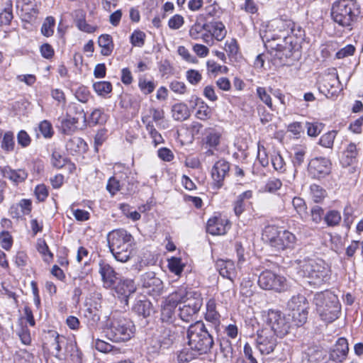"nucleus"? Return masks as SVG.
Listing matches in <instances>:
<instances>
[{"label":"nucleus","mask_w":363,"mask_h":363,"mask_svg":"<svg viewBox=\"0 0 363 363\" xmlns=\"http://www.w3.org/2000/svg\"><path fill=\"white\" fill-rule=\"evenodd\" d=\"M186 78L191 85H197L202 79V75L199 71L196 69H189L186 72Z\"/></svg>","instance_id":"nucleus-51"},{"label":"nucleus","mask_w":363,"mask_h":363,"mask_svg":"<svg viewBox=\"0 0 363 363\" xmlns=\"http://www.w3.org/2000/svg\"><path fill=\"white\" fill-rule=\"evenodd\" d=\"M67 150L72 154L85 152L88 146L86 143L79 137H74L69 139L66 144Z\"/></svg>","instance_id":"nucleus-26"},{"label":"nucleus","mask_w":363,"mask_h":363,"mask_svg":"<svg viewBox=\"0 0 363 363\" xmlns=\"http://www.w3.org/2000/svg\"><path fill=\"white\" fill-rule=\"evenodd\" d=\"M112 37L110 35L103 34L99 36L98 43L101 48V53L103 55H108L111 53Z\"/></svg>","instance_id":"nucleus-30"},{"label":"nucleus","mask_w":363,"mask_h":363,"mask_svg":"<svg viewBox=\"0 0 363 363\" xmlns=\"http://www.w3.org/2000/svg\"><path fill=\"white\" fill-rule=\"evenodd\" d=\"M257 96L269 109L274 110L272 97L265 87L258 86L256 89Z\"/></svg>","instance_id":"nucleus-32"},{"label":"nucleus","mask_w":363,"mask_h":363,"mask_svg":"<svg viewBox=\"0 0 363 363\" xmlns=\"http://www.w3.org/2000/svg\"><path fill=\"white\" fill-rule=\"evenodd\" d=\"M310 189L312 199L315 203L322 201L326 196L325 191L317 184H312Z\"/></svg>","instance_id":"nucleus-39"},{"label":"nucleus","mask_w":363,"mask_h":363,"mask_svg":"<svg viewBox=\"0 0 363 363\" xmlns=\"http://www.w3.org/2000/svg\"><path fill=\"white\" fill-rule=\"evenodd\" d=\"M196 116L201 120H206L211 116L210 108L206 104L202 103V104L199 106L196 113Z\"/></svg>","instance_id":"nucleus-63"},{"label":"nucleus","mask_w":363,"mask_h":363,"mask_svg":"<svg viewBox=\"0 0 363 363\" xmlns=\"http://www.w3.org/2000/svg\"><path fill=\"white\" fill-rule=\"evenodd\" d=\"M224 49L230 57H235L239 51L237 40L234 38L227 40L225 43Z\"/></svg>","instance_id":"nucleus-48"},{"label":"nucleus","mask_w":363,"mask_h":363,"mask_svg":"<svg viewBox=\"0 0 363 363\" xmlns=\"http://www.w3.org/2000/svg\"><path fill=\"white\" fill-rule=\"evenodd\" d=\"M358 154V150L357 149V145L354 143H350L345 152H343L344 155V162L345 164L350 165L353 160L356 158Z\"/></svg>","instance_id":"nucleus-35"},{"label":"nucleus","mask_w":363,"mask_h":363,"mask_svg":"<svg viewBox=\"0 0 363 363\" xmlns=\"http://www.w3.org/2000/svg\"><path fill=\"white\" fill-rule=\"evenodd\" d=\"M145 34L142 31H135L131 35L130 40L134 46L141 47L144 44Z\"/></svg>","instance_id":"nucleus-64"},{"label":"nucleus","mask_w":363,"mask_h":363,"mask_svg":"<svg viewBox=\"0 0 363 363\" xmlns=\"http://www.w3.org/2000/svg\"><path fill=\"white\" fill-rule=\"evenodd\" d=\"M35 195L40 202L44 201L48 196V190L45 184H38L35 189Z\"/></svg>","instance_id":"nucleus-59"},{"label":"nucleus","mask_w":363,"mask_h":363,"mask_svg":"<svg viewBox=\"0 0 363 363\" xmlns=\"http://www.w3.org/2000/svg\"><path fill=\"white\" fill-rule=\"evenodd\" d=\"M135 330L133 322L127 318H120L115 325V342H125L129 340L133 335Z\"/></svg>","instance_id":"nucleus-20"},{"label":"nucleus","mask_w":363,"mask_h":363,"mask_svg":"<svg viewBox=\"0 0 363 363\" xmlns=\"http://www.w3.org/2000/svg\"><path fill=\"white\" fill-rule=\"evenodd\" d=\"M271 162L275 170L280 172H284L285 171L286 164L284 160L279 152H274L271 157Z\"/></svg>","instance_id":"nucleus-42"},{"label":"nucleus","mask_w":363,"mask_h":363,"mask_svg":"<svg viewBox=\"0 0 363 363\" xmlns=\"http://www.w3.org/2000/svg\"><path fill=\"white\" fill-rule=\"evenodd\" d=\"M331 165L330 160L325 157H315L309 162L308 171L313 178L320 179L330 173Z\"/></svg>","instance_id":"nucleus-16"},{"label":"nucleus","mask_w":363,"mask_h":363,"mask_svg":"<svg viewBox=\"0 0 363 363\" xmlns=\"http://www.w3.org/2000/svg\"><path fill=\"white\" fill-rule=\"evenodd\" d=\"M335 137V131H329L320 137L319 144L324 147L332 148Z\"/></svg>","instance_id":"nucleus-44"},{"label":"nucleus","mask_w":363,"mask_h":363,"mask_svg":"<svg viewBox=\"0 0 363 363\" xmlns=\"http://www.w3.org/2000/svg\"><path fill=\"white\" fill-rule=\"evenodd\" d=\"M359 13V6L355 0H338L333 3L331 16L342 26H350Z\"/></svg>","instance_id":"nucleus-6"},{"label":"nucleus","mask_w":363,"mask_h":363,"mask_svg":"<svg viewBox=\"0 0 363 363\" xmlns=\"http://www.w3.org/2000/svg\"><path fill=\"white\" fill-rule=\"evenodd\" d=\"M307 133L309 136L315 137L320 133L323 125L319 123H306Z\"/></svg>","instance_id":"nucleus-55"},{"label":"nucleus","mask_w":363,"mask_h":363,"mask_svg":"<svg viewBox=\"0 0 363 363\" xmlns=\"http://www.w3.org/2000/svg\"><path fill=\"white\" fill-rule=\"evenodd\" d=\"M144 286L145 287H151L152 286H155L157 290H160L162 289V281L155 277L152 273L147 274L144 277Z\"/></svg>","instance_id":"nucleus-52"},{"label":"nucleus","mask_w":363,"mask_h":363,"mask_svg":"<svg viewBox=\"0 0 363 363\" xmlns=\"http://www.w3.org/2000/svg\"><path fill=\"white\" fill-rule=\"evenodd\" d=\"M164 111L162 110L156 109L154 108H150L148 109L145 114L142 116V122L143 123V118H147L149 121L150 120V118H152V120L155 123H158L160 121L162 120L164 118Z\"/></svg>","instance_id":"nucleus-40"},{"label":"nucleus","mask_w":363,"mask_h":363,"mask_svg":"<svg viewBox=\"0 0 363 363\" xmlns=\"http://www.w3.org/2000/svg\"><path fill=\"white\" fill-rule=\"evenodd\" d=\"M172 117L176 121H182L187 119L189 116V110L184 103L174 104L172 108Z\"/></svg>","instance_id":"nucleus-28"},{"label":"nucleus","mask_w":363,"mask_h":363,"mask_svg":"<svg viewBox=\"0 0 363 363\" xmlns=\"http://www.w3.org/2000/svg\"><path fill=\"white\" fill-rule=\"evenodd\" d=\"M221 133L218 131L212 130L206 135V143L210 147H216L220 144Z\"/></svg>","instance_id":"nucleus-49"},{"label":"nucleus","mask_w":363,"mask_h":363,"mask_svg":"<svg viewBox=\"0 0 363 363\" xmlns=\"http://www.w3.org/2000/svg\"><path fill=\"white\" fill-rule=\"evenodd\" d=\"M55 19L52 16L47 17L41 28V33L43 35L49 37L53 34Z\"/></svg>","instance_id":"nucleus-47"},{"label":"nucleus","mask_w":363,"mask_h":363,"mask_svg":"<svg viewBox=\"0 0 363 363\" xmlns=\"http://www.w3.org/2000/svg\"><path fill=\"white\" fill-rule=\"evenodd\" d=\"M107 115L101 109H95L90 116V123L94 125L103 124L107 121Z\"/></svg>","instance_id":"nucleus-45"},{"label":"nucleus","mask_w":363,"mask_h":363,"mask_svg":"<svg viewBox=\"0 0 363 363\" xmlns=\"http://www.w3.org/2000/svg\"><path fill=\"white\" fill-rule=\"evenodd\" d=\"M262 239L277 252L293 248L296 240L293 233L275 225L265 227Z\"/></svg>","instance_id":"nucleus-5"},{"label":"nucleus","mask_w":363,"mask_h":363,"mask_svg":"<svg viewBox=\"0 0 363 363\" xmlns=\"http://www.w3.org/2000/svg\"><path fill=\"white\" fill-rule=\"evenodd\" d=\"M135 291L134 282L130 279L121 280L115 287L118 296L115 298V305L118 306L117 311L123 312L128 309V297Z\"/></svg>","instance_id":"nucleus-12"},{"label":"nucleus","mask_w":363,"mask_h":363,"mask_svg":"<svg viewBox=\"0 0 363 363\" xmlns=\"http://www.w3.org/2000/svg\"><path fill=\"white\" fill-rule=\"evenodd\" d=\"M74 21L76 23V26L77 28L84 32H86L89 33H94L96 30V27L91 25L88 24L86 22L85 12L82 9L75 10L73 13Z\"/></svg>","instance_id":"nucleus-25"},{"label":"nucleus","mask_w":363,"mask_h":363,"mask_svg":"<svg viewBox=\"0 0 363 363\" xmlns=\"http://www.w3.org/2000/svg\"><path fill=\"white\" fill-rule=\"evenodd\" d=\"M216 269L219 274L229 281L225 283V291L223 292V295L230 297L234 294L233 279L236 276V269L234 262L230 259H219L216 262Z\"/></svg>","instance_id":"nucleus-13"},{"label":"nucleus","mask_w":363,"mask_h":363,"mask_svg":"<svg viewBox=\"0 0 363 363\" xmlns=\"http://www.w3.org/2000/svg\"><path fill=\"white\" fill-rule=\"evenodd\" d=\"M168 267L172 272L179 275L183 271L184 265L182 263L180 258L173 257L168 260Z\"/></svg>","instance_id":"nucleus-41"},{"label":"nucleus","mask_w":363,"mask_h":363,"mask_svg":"<svg viewBox=\"0 0 363 363\" xmlns=\"http://www.w3.org/2000/svg\"><path fill=\"white\" fill-rule=\"evenodd\" d=\"M252 349L249 343H245L244 345V354L246 359H238L237 363H257V359L253 357L252 354Z\"/></svg>","instance_id":"nucleus-53"},{"label":"nucleus","mask_w":363,"mask_h":363,"mask_svg":"<svg viewBox=\"0 0 363 363\" xmlns=\"http://www.w3.org/2000/svg\"><path fill=\"white\" fill-rule=\"evenodd\" d=\"M21 11V16H23L26 21H31L33 18H35L38 13V9L37 7V3L31 4L30 6H23L19 8Z\"/></svg>","instance_id":"nucleus-34"},{"label":"nucleus","mask_w":363,"mask_h":363,"mask_svg":"<svg viewBox=\"0 0 363 363\" xmlns=\"http://www.w3.org/2000/svg\"><path fill=\"white\" fill-rule=\"evenodd\" d=\"M51 162L53 167L61 169L69 162V160L60 152L54 151L52 154Z\"/></svg>","instance_id":"nucleus-43"},{"label":"nucleus","mask_w":363,"mask_h":363,"mask_svg":"<svg viewBox=\"0 0 363 363\" xmlns=\"http://www.w3.org/2000/svg\"><path fill=\"white\" fill-rule=\"evenodd\" d=\"M297 264V276L303 282L320 286L330 279V269L323 259H304L298 260Z\"/></svg>","instance_id":"nucleus-1"},{"label":"nucleus","mask_w":363,"mask_h":363,"mask_svg":"<svg viewBox=\"0 0 363 363\" xmlns=\"http://www.w3.org/2000/svg\"><path fill=\"white\" fill-rule=\"evenodd\" d=\"M0 173L16 185L26 181L28 176L25 169H13L9 166L0 167Z\"/></svg>","instance_id":"nucleus-23"},{"label":"nucleus","mask_w":363,"mask_h":363,"mask_svg":"<svg viewBox=\"0 0 363 363\" xmlns=\"http://www.w3.org/2000/svg\"><path fill=\"white\" fill-rule=\"evenodd\" d=\"M230 170V164L225 160H219L212 167L211 177L213 181V185L220 189L223 185L225 178L228 175Z\"/></svg>","instance_id":"nucleus-21"},{"label":"nucleus","mask_w":363,"mask_h":363,"mask_svg":"<svg viewBox=\"0 0 363 363\" xmlns=\"http://www.w3.org/2000/svg\"><path fill=\"white\" fill-rule=\"evenodd\" d=\"M73 108L75 109L78 116L72 117L69 114H67L66 118L61 121L60 128L63 134L71 135L74 133L77 129V124L80 118L86 121V114L80 106H74Z\"/></svg>","instance_id":"nucleus-19"},{"label":"nucleus","mask_w":363,"mask_h":363,"mask_svg":"<svg viewBox=\"0 0 363 363\" xmlns=\"http://www.w3.org/2000/svg\"><path fill=\"white\" fill-rule=\"evenodd\" d=\"M138 86L144 94H149L152 93L155 88V85L153 82L147 81L144 77L139 78Z\"/></svg>","instance_id":"nucleus-50"},{"label":"nucleus","mask_w":363,"mask_h":363,"mask_svg":"<svg viewBox=\"0 0 363 363\" xmlns=\"http://www.w3.org/2000/svg\"><path fill=\"white\" fill-rule=\"evenodd\" d=\"M265 47L269 50L271 55L279 60V63L283 65L288 64L294 49L291 37L285 35L279 38L272 35L271 38L267 39Z\"/></svg>","instance_id":"nucleus-7"},{"label":"nucleus","mask_w":363,"mask_h":363,"mask_svg":"<svg viewBox=\"0 0 363 363\" xmlns=\"http://www.w3.org/2000/svg\"><path fill=\"white\" fill-rule=\"evenodd\" d=\"M39 130L42 135L46 138H50L53 135V130L51 123L48 121H43L39 124Z\"/></svg>","instance_id":"nucleus-56"},{"label":"nucleus","mask_w":363,"mask_h":363,"mask_svg":"<svg viewBox=\"0 0 363 363\" xmlns=\"http://www.w3.org/2000/svg\"><path fill=\"white\" fill-rule=\"evenodd\" d=\"M230 228V224L228 219L216 216L208 219L206 230L213 235H225Z\"/></svg>","instance_id":"nucleus-22"},{"label":"nucleus","mask_w":363,"mask_h":363,"mask_svg":"<svg viewBox=\"0 0 363 363\" xmlns=\"http://www.w3.org/2000/svg\"><path fill=\"white\" fill-rule=\"evenodd\" d=\"M252 337L254 338L255 347L263 355L272 353L278 344L277 336L266 327L259 328Z\"/></svg>","instance_id":"nucleus-10"},{"label":"nucleus","mask_w":363,"mask_h":363,"mask_svg":"<svg viewBox=\"0 0 363 363\" xmlns=\"http://www.w3.org/2000/svg\"><path fill=\"white\" fill-rule=\"evenodd\" d=\"M169 89L177 94H184L186 91V86L183 82L174 80L169 84Z\"/></svg>","instance_id":"nucleus-57"},{"label":"nucleus","mask_w":363,"mask_h":363,"mask_svg":"<svg viewBox=\"0 0 363 363\" xmlns=\"http://www.w3.org/2000/svg\"><path fill=\"white\" fill-rule=\"evenodd\" d=\"M287 307L291 311V318L296 326L304 324L308 316V303L302 295L294 296L288 301Z\"/></svg>","instance_id":"nucleus-11"},{"label":"nucleus","mask_w":363,"mask_h":363,"mask_svg":"<svg viewBox=\"0 0 363 363\" xmlns=\"http://www.w3.org/2000/svg\"><path fill=\"white\" fill-rule=\"evenodd\" d=\"M220 314L216 311V303L214 299H210L206 303V312L205 314V319L217 325L220 323Z\"/></svg>","instance_id":"nucleus-27"},{"label":"nucleus","mask_w":363,"mask_h":363,"mask_svg":"<svg viewBox=\"0 0 363 363\" xmlns=\"http://www.w3.org/2000/svg\"><path fill=\"white\" fill-rule=\"evenodd\" d=\"M313 302L322 320L330 323L337 318L340 305L336 295L329 291L317 293Z\"/></svg>","instance_id":"nucleus-3"},{"label":"nucleus","mask_w":363,"mask_h":363,"mask_svg":"<svg viewBox=\"0 0 363 363\" xmlns=\"http://www.w3.org/2000/svg\"><path fill=\"white\" fill-rule=\"evenodd\" d=\"M264 321L269 330L277 337H284L292 327L291 315H286L280 311L269 309L264 313Z\"/></svg>","instance_id":"nucleus-8"},{"label":"nucleus","mask_w":363,"mask_h":363,"mask_svg":"<svg viewBox=\"0 0 363 363\" xmlns=\"http://www.w3.org/2000/svg\"><path fill=\"white\" fill-rule=\"evenodd\" d=\"M184 23V18L181 15L175 14L169 20L168 26L171 29L177 30L183 26Z\"/></svg>","instance_id":"nucleus-61"},{"label":"nucleus","mask_w":363,"mask_h":363,"mask_svg":"<svg viewBox=\"0 0 363 363\" xmlns=\"http://www.w3.org/2000/svg\"><path fill=\"white\" fill-rule=\"evenodd\" d=\"M93 88L99 95L105 96L112 91V84L108 82H98L93 84Z\"/></svg>","instance_id":"nucleus-36"},{"label":"nucleus","mask_w":363,"mask_h":363,"mask_svg":"<svg viewBox=\"0 0 363 363\" xmlns=\"http://www.w3.org/2000/svg\"><path fill=\"white\" fill-rule=\"evenodd\" d=\"M1 147L2 150L6 152H12L14 150V135L11 131H7L4 133Z\"/></svg>","instance_id":"nucleus-31"},{"label":"nucleus","mask_w":363,"mask_h":363,"mask_svg":"<svg viewBox=\"0 0 363 363\" xmlns=\"http://www.w3.org/2000/svg\"><path fill=\"white\" fill-rule=\"evenodd\" d=\"M213 33L212 35L218 40L221 41L224 39L227 34V30L222 22H214L212 24Z\"/></svg>","instance_id":"nucleus-37"},{"label":"nucleus","mask_w":363,"mask_h":363,"mask_svg":"<svg viewBox=\"0 0 363 363\" xmlns=\"http://www.w3.org/2000/svg\"><path fill=\"white\" fill-rule=\"evenodd\" d=\"M282 186L281 180L278 179H272L269 180L264 186V191L274 193L279 190Z\"/></svg>","instance_id":"nucleus-58"},{"label":"nucleus","mask_w":363,"mask_h":363,"mask_svg":"<svg viewBox=\"0 0 363 363\" xmlns=\"http://www.w3.org/2000/svg\"><path fill=\"white\" fill-rule=\"evenodd\" d=\"M349 352L347 339L340 337L329 352V357L325 363H342Z\"/></svg>","instance_id":"nucleus-18"},{"label":"nucleus","mask_w":363,"mask_h":363,"mask_svg":"<svg viewBox=\"0 0 363 363\" xmlns=\"http://www.w3.org/2000/svg\"><path fill=\"white\" fill-rule=\"evenodd\" d=\"M148 118H143V124L145 125L146 130L148 131L150 137L152 138L155 145H157L164 143V139L161 134L157 132L155 128L152 121L147 120Z\"/></svg>","instance_id":"nucleus-29"},{"label":"nucleus","mask_w":363,"mask_h":363,"mask_svg":"<svg viewBox=\"0 0 363 363\" xmlns=\"http://www.w3.org/2000/svg\"><path fill=\"white\" fill-rule=\"evenodd\" d=\"M176 291L177 296L182 297L177 298L179 317L186 323L193 321L203 305L201 294L186 286H181Z\"/></svg>","instance_id":"nucleus-2"},{"label":"nucleus","mask_w":363,"mask_h":363,"mask_svg":"<svg viewBox=\"0 0 363 363\" xmlns=\"http://www.w3.org/2000/svg\"><path fill=\"white\" fill-rule=\"evenodd\" d=\"M119 240L123 241L121 250L115 249V259L121 262H127L130 257L133 238L123 229L118 230Z\"/></svg>","instance_id":"nucleus-17"},{"label":"nucleus","mask_w":363,"mask_h":363,"mask_svg":"<svg viewBox=\"0 0 363 363\" xmlns=\"http://www.w3.org/2000/svg\"><path fill=\"white\" fill-rule=\"evenodd\" d=\"M18 144L22 147H26L30 145L31 139L29 135L25 130H21L17 135Z\"/></svg>","instance_id":"nucleus-62"},{"label":"nucleus","mask_w":363,"mask_h":363,"mask_svg":"<svg viewBox=\"0 0 363 363\" xmlns=\"http://www.w3.org/2000/svg\"><path fill=\"white\" fill-rule=\"evenodd\" d=\"M99 267V273L104 286L112 290L113 289V268L104 261L100 262Z\"/></svg>","instance_id":"nucleus-24"},{"label":"nucleus","mask_w":363,"mask_h":363,"mask_svg":"<svg viewBox=\"0 0 363 363\" xmlns=\"http://www.w3.org/2000/svg\"><path fill=\"white\" fill-rule=\"evenodd\" d=\"M339 84V79L337 74H328L323 79V87L328 91L336 87Z\"/></svg>","instance_id":"nucleus-38"},{"label":"nucleus","mask_w":363,"mask_h":363,"mask_svg":"<svg viewBox=\"0 0 363 363\" xmlns=\"http://www.w3.org/2000/svg\"><path fill=\"white\" fill-rule=\"evenodd\" d=\"M292 205L297 213L303 218L306 214V205L301 197H294L292 200Z\"/></svg>","instance_id":"nucleus-46"},{"label":"nucleus","mask_w":363,"mask_h":363,"mask_svg":"<svg viewBox=\"0 0 363 363\" xmlns=\"http://www.w3.org/2000/svg\"><path fill=\"white\" fill-rule=\"evenodd\" d=\"M174 325L168 326H161L158 330V335L155 337L157 344L153 347L154 352H157L160 349H168L175 342L178 337Z\"/></svg>","instance_id":"nucleus-14"},{"label":"nucleus","mask_w":363,"mask_h":363,"mask_svg":"<svg viewBox=\"0 0 363 363\" xmlns=\"http://www.w3.org/2000/svg\"><path fill=\"white\" fill-rule=\"evenodd\" d=\"M323 216V209L319 206H315L311 209V220L315 223H319Z\"/></svg>","instance_id":"nucleus-60"},{"label":"nucleus","mask_w":363,"mask_h":363,"mask_svg":"<svg viewBox=\"0 0 363 363\" xmlns=\"http://www.w3.org/2000/svg\"><path fill=\"white\" fill-rule=\"evenodd\" d=\"M177 291L171 293L163 301L161 308V320L163 323L173 325L176 320V308L178 306ZM180 296L179 298H182Z\"/></svg>","instance_id":"nucleus-15"},{"label":"nucleus","mask_w":363,"mask_h":363,"mask_svg":"<svg viewBox=\"0 0 363 363\" xmlns=\"http://www.w3.org/2000/svg\"><path fill=\"white\" fill-rule=\"evenodd\" d=\"M258 284L262 289L274 290L279 293L287 291L291 288V283L285 277L269 270L261 273L258 279Z\"/></svg>","instance_id":"nucleus-9"},{"label":"nucleus","mask_w":363,"mask_h":363,"mask_svg":"<svg viewBox=\"0 0 363 363\" xmlns=\"http://www.w3.org/2000/svg\"><path fill=\"white\" fill-rule=\"evenodd\" d=\"M187 338L191 350L198 354L206 353L213 345V337L202 322H196L189 326Z\"/></svg>","instance_id":"nucleus-4"},{"label":"nucleus","mask_w":363,"mask_h":363,"mask_svg":"<svg viewBox=\"0 0 363 363\" xmlns=\"http://www.w3.org/2000/svg\"><path fill=\"white\" fill-rule=\"evenodd\" d=\"M0 245L6 250H9L11 248L13 238L8 231H3L0 234Z\"/></svg>","instance_id":"nucleus-54"},{"label":"nucleus","mask_w":363,"mask_h":363,"mask_svg":"<svg viewBox=\"0 0 363 363\" xmlns=\"http://www.w3.org/2000/svg\"><path fill=\"white\" fill-rule=\"evenodd\" d=\"M324 220L329 227L337 226L341 221V215L339 211L331 210L326 213Z\"/></svg>","instance_id":"nucleus-33"}]
</instances>
